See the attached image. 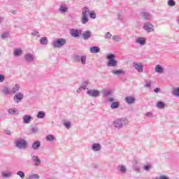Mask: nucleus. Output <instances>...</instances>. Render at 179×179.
<instances>
[{
	"label": "nucleus",
	"mask_w": 179,
	"mask_h": 179,
	"mask_svg": "<svg viewBox=\"0 0 179 179\" xmlns=\"http://www.w3.org/2000/svg\"><path fill=\"white\" fill-rule=\"evenodd\" d=\"M129 124L128 119L125 117L118 118L114 120L113 122V127L117 129H122L124 127H127Z\"/></svg>",
	"instance_id": "nucleus-1"
},
{
	"label": "nucleus",
	"mask_w": 179,
	"mask_h": 179,
	"mask_svg": "<svg viewBox=\"0 0 179 179\" xmlns=\"http://www.w3.org/2000/svg\"><path fill=\"white\" fill-rule=\"evenodd\" d=\"M106 59H108V66L115 68L118 65V62L115 60V55L113 53H108L106 55Z\"/></svg>",
	"instance_id": "nucleus-2"
},
{
	"label": "nucleus",
	"mask_w": 179,
	"mask_h": 179,
	"mask_svg": "<svg viewBox=\"0 0 179 179\" xmlns=\"http://www.w3.org/2000/svg\"><path fill=\"white\" fill-rule=\"evenodd\" d=\"M89 8L84 7L82 10V16H81V23L83 24H86L89 22V15H90Z\"/></svg>",
	"instance_id": "nucleus-3"
},
{
	"label": "nucleus",
	"mask_w": 179,
	"mask_h": 179,
	"mask_svg": "<svg viewBox=\"0 0 179 179\" xmlns=\"http://www.w3.org/2000/svg\"><path fill=\"white\" fill-rule=\"evenodd\" d=\"M65 44H66V39L60 38L53 41L52 46L53 48H61V47H64Z\"/></svg>",
	"instance_id": "nucleus-4"
},
{
	"label": "nucleus",
	"mask_w": 179,
	"mask_h": 179,
	"mask_svg": "<svg viewBox=\"0 0 179 179\" xmlns=\"http://www.w3.org/2000/svg\"><path fill=\"white\" fill-rule=\"evenodd\" d=\"M15 145L18 149H27V141L24 139L20 138L17 140Z\"/></svg>",
	"instance_id": "nucleus-5"
},
{
	"label": "nucleus",
	"mask_w": 179,
	"mask_h": 179,
	"mask_svg": "<svg viewBox=\"0 0 179 179\" xmlns=\"http://www.w3.org/2000/svg\"><path fill=\"white\" fill-rule=\"evenodd\" d=\"M143 29L147 31V33H153V31H155V25L147 22L143 25Z\"/></svg>",
	"instance_id": "nucleus-6"
},
{
	"label": "nucleus",
	"mask_w": 179,
	"mask_h": 179,
	"mask_svg": "<svg viewBox=\"0 0 179 179\" xmlns=\"http://www.w3.org/2000/svg\"><path fill=\"white\" fill-rule=\"evenodd\" d=\"M31 160L35 167H38L41 164V159L38 155H32Z\"/></svg>",
	"instance_id": "nucleus-7"
},
{
	"label": "nucleus",
	"mask_w": 179,
	"mask_h": 179,
	"mask_svg": "<svg viewBox=\"0 0 179 179\" xmlns=\"http://www.w3.org/2000/svg\"><path fill=\"white\" fill-rule=\"evenodd\" d=\"M87 94L90 97H99V96H100V91L97 90H88L87 91Z\"/></svg>",
	"instance_id": "nucleus-8"
},
{
	"label": "nucleus",
	"mask_w": 179,
	"mask_h": 179,
	"mask_svg": "<svg viewBox=\"0 0 179 179\" xmlns=\"http://www.w3.org/2000/svg\"><path fill=\"white\" fill-rule=\"evenodd\" d=\"M23 99H24V94L22 92H18L17 94H15V95L13 97V100L15 101V103H20Z\"/></svg>",
	"instance_id": "nucleus-9"
},
{
	"label": "nucleus",
	"mask_w": 179,
	"mask_h": 179,
	"mask_svg": "<svg viewBox=\"0 0 179 179\" xmlns=\"http://www.w3.org/2000/svg\"><path fill=\"white\" fill-rule=\"evenodd\" d=\"M74 59L77 62H81L82 65H86V55H75Z\"/></svg>",
	"instance_id": "nucleus-10"
},
{
	"label": "nucleus",
	"mask_w": 179,
	"mask_h": 179,
	"mask_svg": "<svg viewBox=\"0 0 179 179\" xmlns=\"http://www.w3.org/2000/svg\"><path fill=\"white\" fill-rule=\"evenodd\" d=\"M26 62H34L36 60V56L31 53H27L24 55Z\"/></svg>",
	"instance_id": "nucleus-11"
},
{
	"label": "nucleus",
	"mask_w": 179,
	"mask_h": 179,
	"mask_svg": "<svg viewBox=\"0 0 179 179\" xmlns=\"http://www.w3.org/2000/svg\"><path fill=\"white\" fill-rule=\"evenodd\" d=\"M133 67L136 69V71H138V72H140L142 73L143 72V66L142 65V63H133Z\"/></svg>",
	"instance_id": "nucleus-12"
},
{
	"label": "nucleus",
	"mask_w": 179,
	"mask_h": 179,
	"mask_svg": "<svg viewBox=\"0 0 179 179\" xmlns=\"http://www.w3.org/2000/svg\"><path fill=\"white\" fill-rule=\"evenodd\" d=\"M136 44H138V45L143 46L146 44V38L145 37H138L136 39Z\"/></svg>",
	"instance_id": "nucleus-13"
},
{
	"label": "nucleus",
	"mask_w": 179,
	"mask_h": 179,
	"mask_svg": "<svg viewBox=\"0 0 179 179\" xmlns=\"http://www.w3.org/2000/svg\"><path fill=\"white\" fill-rule=\"evenodd\" d=\"M41 146V141H35L31 144V148L34 150H38Z\"/></svg>",
	"instance_id": "nucleus-14"
},
{
	"label": "nucleus",
	"mask_w": 179,
	"mask_h": 179,
	"mask_svg": "<svg viewBox=\"0 0 179 179\" xmlns=\"http://www.w3.org/2000/svg\"><path fill=\"white\" fill-rule=\"evenodd\" d=\"M110 72L113 75H115V76H120V75H125V71H124V70L122 69H113Z\"/></svg>",
	"instance_id": "nucleus-15"
},
{
	"label": "nucleus",
	"mask_w": 179,
	"mask_h": 179,
	"mask_svg": "<svg viewBox=\"0 0 179 179\" xmlns=\"http://www.w3.org/2000/svg\"><path fill=\"white\" fill-rule=\"evenodd\" d=\"M58 10L60 13H68V6L66 4L59 5Z\"/></svg>",
	"instance_id": "nucleus-16"
},
{
	"label": "nucleus",
	"mask_w": 179,
	"mask_h": 179,
	"mask_svg": "<svg viewBox=\"0 0 179 179\" xmlns=\"http://www.w3.org/2000/svg\"><path fill=\"white\" fill-rule=\"evenodd\" d=\"M82 37L83 40H89L90 37H92V31H83L82 34Z\"/></svg>",
	"instance_id": "nucleus-17"
},
{
	"label": "nucleus",
	"mask_w": 179,
	"mask_h": 179,
	"mask_svg": "<svg viewBox=\"0 0 179 179\" xmlns=\"http://www.w3.org/2000/svg\"><path fill=\"white\" fill-rule=\"evenodd\" d=\"M92 150L93 152H100L101 150V145L99 143H93L92 145Z\"/></svg>",
	"instance_id": "nucleus-18"
},
{
	"label": "nucleus",
	"mask_w": 179,
	"mask_h": 179,
	"mask_svg": "<svg viewBox=\"0 0 179 179\" xmlns=\"http://www.w3.org/2000/svg\"><path fill=\"white\" fill-rule=\"evenodd\" d=\"M24 124H30L31 120H33V117H31V115H24L22 117Z\"/></svg>",
	"instance_id": "nucleus-19"
},
{
	"label": "nucleus",
	"mask_w": 179,
	"mask_h": 179,
	"mask_svg": "<svg viewBox=\"0 0 179 179\" xmlns=\"http://www.w3.org/2000/svg\"><path fill=\"white\" fill-rule=\"evenodd\" d=\"M70 34L72 37H79V34H80V33L79 32V30H78V29H71Z\"/></svg>",
	"instance_id": "nucleus-20"
},
{
	"label": "nucleus",
	"mask_w": 179,
	"mask_h": 179,
	"mask_svg": "<svg viewBox=\"0 0 179 179\" xmlns=\"http://www.w3.org/2000/svg\"><path fill=\"white\" fill-rule=\"evenodd\" d=\"M1 176L3 178H10L13 176V172L11 171H3L1 172Z\"/></svg>",
	"instance_id": "nucleus-21"
},
{
	"label": "nucleus",
	"mask_w": 179,
	"mask_h": 179,
	"mask_svg": "<svg viewBox=\"0 0 179 179\" xmlns=\"http://www.w3.org/2000/svg\"><path fill=\"white\" fill-rule=\"evenodd\" d=\"M124 101L127 103V104H134L135 103V98L134 96H127L124 99Z\"/></svg>",
	"instance_id": "nucleus-22"
},
{
	"label": "nucleus",
	"mask_w": 179,
	"mask_h": 179,
	"mask_svg": "<svg viewBox=\"0 0 179 179\" xmlns=\"http://www.w3.org/2000/svg\"><path fill=\"white\" fill-rule=\"evenodd\" d=\"M155 71L157 73H163V72H164V68L160 64H157L155 66Z\"/></svg>",
	"instance_id": "nucleus-23"
},
{
	"label": "nucleus",
	"mask_w": 179,
	"mask_h": 179,
	"mask_svg": "<svg viewBox=\"0 0 179 179\" xmlns=\"http://www.w3.org/2000/svg\"><path fill=\"white\" fill-rule=\"evenodd\" d=\"M8 114L11 115H19V109L17 108H10L8 110Z\"/></svg>",
	"instance_id": "nucleus-24"
},
{
	"label": "nucleus",
	"mask_w": 179,
	"mask_h": 179,
	"mask_svg": "<svg viewBox=\"0 0 179 179\" xmlns=\"http://www.w3.org/2000/svg\"><path fill=\"white\" fill-rule=\"evenodd\" d=\"M14 57H20V55H22L23 50L20 48H16L13 50Z\"/></svg>",
	"instance_id": "nucleus-25"
},
{
	"label": "nucleus",
	"mask_w": 179,
	"mask_h": 179,
	"mask_svg": "<svg viewBox=\"0 0 179 179\" xmlns=\"http://www.w3.org/2000/svg\"><path fill=\"white\" fill-rule=\"evenodd\" d=\"M103 97H110L113 94V91L111 90H105L102 92Z\"/></svg>",
	"instance_id": "nucleus-26"
},
{
	"label": "nucleus",
	"mask_w": 179,
	"mask_h": 179,
	"mask_svg": "<svg viewBox=\"0 0 179 179\" xmlns=\"http://www.w3.org/2000/svg\"><path fill=\"white\" fill-rule=\"evenodd\" d=\"M117 169L120 173H122V174H125V173H127V166L124 165H119Z\"/></svg>",
	"instance_id": "nucleus-27"
},
{
	"label": "nucleus",
	"mask_w": 179,
	"mask_h": 179,
	"mask_svg": "<svg viewBox=\"0 0 179 179\" xmlns=\"http://www.w3.org/2000/svg\"><path fill=\"white\" fill-rule=\"evenodd\" d=\"M90 51L92 54H97L98 52H100V48L97 46L91 47Z\"/></svg>",
	"instance_id": "nucleus-28"
},
{
	"label": "nucleus",
	"mask_w": 179,
	"mask_h": 179,
	"mask_svg": "<svg viewBox=\"0 0 179 179\" xmlns=\"http://www.w3.org/2000/svg\"><path fill=\"white\" fill-rule=\"evenodd\" d=\"M156 107L160 110H163L166 107V103H164L163 101H159L157 103Z\"/></svg>",
	"instance_id": "nucleus-29"
},
{
	"label": "nucleus",
	"mask_w": 179,
	"mask_h": 179,
	"mask_svg": "<svg viewBox=\"0 0 179 179\" xmlns=\"http://www.w3.org/2000/svg\"><path fill=\"white\" fill-rule=\"evenodd\" d=\"M47 142H52L54 141H57V138L55 137L52 134H49L46 136Z\"/></svg>",
	"instance_id": "nucleus-30"
},
{
	"label": "nucleus",
	"mask_w": 179,
	"mask_h": 179,
	"mask_svg": "<svg viewBox=\"0 0 179 179\" xmlns=\"http://www.w3.org/2000/svg\"><path fill=\"white\" fill-rule=\"evenodd\" d=\"M19 90H20V85L17 84L13 87L11 92L13 94H15L16 92H19Z\"/></svg>",
	"instance_id": "nucleus-31"
},
{
	"label": "nucleus",
	"mask_w": 179,
	"mask_h": 179,
	"mask_svg": "<svg viewBox=\"0 0 179 179\" xmlns=\"http://www.w3.org/2000/svg\"><path fill=\"white\" fill-rule=\"evenodd\" d=\"M40 44L47 45L48 44V38L47 37H43L39 41Z\"/></svg>",
	"instance_id": "nucleus-32"
},
{
	"label": "nucleus",
	"mask_w": 179,
	"mask_h": 179,
	"mask_svg": "<svg viewBox=\"0 0 179 179\" xmlns=\"http://www.w3.org/2000/svg\"><path fill=\"white\" fill-rule=\"evenodd\" d=\"M143 17L145 19V20H150V19H152V15L149 13H143Z\"/></svg>",
	"instance_id": "nucleus-33"
},
{
	"label": "nucleus",
	"mask_w": 179,
	"mask_h": 179,
	"mask_svg": "<svg viewBox=\"0 0 179 179\" xmlns=\"http://www.w3.org/2000/svg\"><path fill=\"white\" fill-rule=\"evenodd\" d=\"M172 95L175 97H179V87L172 90Z\"/></svg>",
	"instance_id": "nucleus-34"
},
{
	"label": "nucleus",
	"mask_w": 179,
	"mask_h": 179,
	"mask_svg": "<svg viewBox=\"0 0 179 179\" xmlns=\"http://www.w3.org/2000/svg\"><path fill=\"white\" fill-rule=\"evenodd\" d=\"M112 40L115 43H120V41H121V37H120L118 35H115L112 37Z\"/></svg>",
	"instance_id": "nucleus-35"
},
{
	"label": "nucleus",
	"mask_w": 179,
	"mask_h": 179,
	"mask_svg": "<svg viewBox=\"0 0 179 179\" xmlns=\"http://www.w3.org/2000/svg\"><path fill=\"white\" fill-rule=\"evenodd\" d=\"M28 179H40V176L37 173L29 175Z\"/></svg>",
	"instance_id": "nucleus-36"
},
{
	"label": "nucleus",
	"mask_w": 179,
	"mask_h": 179,
	"mask_svg": "<svg viewBox=\"0 0 179 179\" xmlns=\"http://www.w3.org/2000/svg\"><path fill=\"white\" fill-rule=\"evenodd\" d=\"M87 85H89V80H87L83 81L81 87H82L84 90H86V89H87Z\"/></svg>",
	"instance_id": "nucleus-37"
},
{
	"label": "nucleus",
	"mask_w": 179,
	"mask_h": 179,
	"mask_svg": "<svg viewBox=\"0 0 179 179\" xmlns=\"http://www.w3.org/2000/svg\"><path fill=\"white\" fill-rule=\"evenodd\" d=\"M36 117L37 118H39V119L44 118V117H45V113L43 111H39Z\"/></svg>",
	"instance_id": "nucleus-38"
},
{
	"label": "nucleus",
	"mask_w": 179,
	"mask_h": 179,
	"mask_svg": "<svg viewBox=\"0 0 179 179\" xmlns=\"http://www.w3.org/2000/svg\"><path fill=\"white\" fill-rule=\"evenodd\" d=\"M17 176L20 177V178H22V179H23V178H24V177H26V174L24 173V172H23L22 171H17Z\"/></svg>",
	"instance_id": "nucleus-39"
},
{
	"label": "nucleus",
	"mask_w": 179,
	"mask_h": 179,
	"mask_svg": "<svg viewBox=\"0 0 179 179\" xmlns=\"http://www.w3.org/2000/svg\"><path fill=\"white\" fill-rule=\"evenodd\" d=\"M120 107V103L118 102H113L110 105L111 108H118Z\"/></svg>",
	"instance_id": "nucleus-40"
},
{
	"label": "nucleus",
	"mask_w": 179,
	"mask_h": 179,
	"mask_svg": "<svg viewBox=\"0 0 179 179\" xmlns=\"http://www.w3.org/2000/svg\"><path fill=\"white\" fill-rule=\"evenodd\" d=\"M2 40H5V38H8V37H9V32L6 31L3 32L1 36Z\"/></svg>",
	"instance_id": "nucleus-41"
},
{
	"label": "nucleus",
	"mask_w": 179,
	"mask_h": 179,
	"mask_svg": "<svg viewBox=\"0 0 179 179\" xmlns=\"http://www.w3.org/2000/svg\"><path fill=\"white\" fill-rule=\"evenodd\" d=\"M167 5L171 7L176 6V1H174V0H169Z\"/></svg>",
	"instance_id": "nucleus-42"
},
{
	"label": "nucleus",
	"mask_w": 179,
	"mask_h": 179,
	"mask_svg": "<svg viewBox=\"0 0 179 179\" xmlns=\"http://www.w3.org/2000/svg\"><path fill=\"white\" fill-rule=\"evenodd\" d=\"M104 37L106 40H111V37H113V35L110 32H107L105 34Z\"/></svg>",
	"instance_id": "nucleus-43"
},
{
	"label": "nucleus",
	"mask_w": 179,
	"mask_h": 179,
	"mask_svg": "<svg viewBox=\"0 0 179 179\" xmlns=\"http://www.w3.org/2000/svg\"><path fill=\"white\" fill-rule=\"evenodd\" d=\"M89 15L91 19H96V13L94 10L90 11Z\"/></svg>",
	"instance_id": "nucleus-44"
},
{
	"label": "nucleus",
	"mask_w": 179,
	"mask_h": 179,
	"mask_svg": "<svg viewBox=\"0 0 179 179\" xmlns=\"http://www.w3.org/2000/svg\"><path fill=\"white\" fill-rule=\"evenodd\" d=\"M3 92L4 93V94H10V90L7 87H6L3 90Z\"/></svg>",
	"instance_id": "nucleus-45"
},
{
	"label": "nucleus",
	"mask_w": 179,
	"mask_h": 179,
	"mask_svg": "<svg viewBox=\"0 0 179 179\" xmlns=\"http://www.w3.org/2000/svg\"><path fill=\"white\" fill-rule=\"evenodd\" d=\"M134 171H136L137 173H141V167L138 165H134Z\"/></svg>",
	"instance_id": "nucleus-46"
},
{
	"label": "nucleus",
	"mask_w": 179,
	"mask_h": 179,
	"mask_svg": "<svg viewBox=\"0 0 179 179\" xmlns=\"http://www.w3.org/2000/svg\"><path fill=\"white\" fill-rule=\"evenodd\" d=\"M31 34L32 36H35L38 38L40 37V32H38V31H34Z\"/></svg>",
	"instance_id": "nucleus-47"
},
{
	"label": "nucleus",
	"mask_w": 179,
	"mask_h": 179,
	"mask_svg": "<svg viewBox=\"0 0 179 179\" xmlns=\"http://www.w3.org/2000/svg\"><path fill=\"white\" fill-rule=\"evenodd\" d=\"M31 134H37V132H38V128H37V127L31 128Z\"/></svg>",
	"instance_id": "nucleus-48"
},
{
	"label": "nucleus",
	"mask_w": 179,
	"mask_h": 179,
	"mask_svg": "<svg viewBox=\"0 0 179 179\" xmlns=\"http://www.w3.org/2000/svg\"><path fill=\"white\" fill-rule=\"evenodd\" d=\"M64 125L67 129H69V128H71V122H64Z\"/></svg>",
	"instance_id": "nucleus-49"
},
{
	"label": "nucleus",
	"mask_w": 179,
	"mask_h": 179,
	"mask_svg": "<svg viewBox=\"0 0 179 179\" xmlns=\"http://www.w3.org/2000/svg\"><path fill=\"white\" fill-rule=\"evenodd\" d=\"M152 169V165H145L143 167V169L145 170V171H149Z\"/></svg>",
	"instance_id": "nucleus-50"
},
{
	"label": "nucleus",
	"mask_w": 179,
	"mask_h": 179,
	"mask_svg": "<svg viewBox=\"0 0 179 179\" xmlns=\"http://www.w3.org/2000/svg\"><path fill=\"white\" fill-rule=\"evenodd\" d=\"M150 86H152V81H148L144 85V87H150Z\"/></svg>",
	"instance_id": "nucleus-51"
},
{
	"label": "nucleus",
	"mask_w": 179,
	"mask_h": 179,
	"mask_svg": "<svg viewBox=\"0 0 179 179\" xmlns=\"http://www.w3.org/2000/svg\"><path fill=\"white\" fill-rule=\"evenodd\" d=\"M106 100L108 103H113V101H115L114 98L113 97H110L108 96V98H106Z\"/></svg>",
	"instance_id": "nucleus-52"
},
{
	"label": "nucleus",
	"mask_w": 179,
	"mask_h": 179,
	"mask_svg": "<svg viewBox=\"0 0 179 179\" xmlns=\"http://www.w3.org/2000/svg\"><path fill=\"white\" fill-rule=\"evenodd\" d=\"M146 117H149L150 118L153 117V113L148 112L145 114Z\"/></svg>",
	"instance_id": "nucleus-53"
},
{
	"label": "nucleus",
	"mask_w": 179,
	"mask_h": 179,
	"mask_svg": "<svg viewBox=\"0 0 179 179\" xmlns=\"http://www.w3.org/2000/svg\"><path fill=\"white\" fill-rule=\"evenodd\" d=\"M4 133H5L6 135H12V132H11L10 130H9V129H6V130H4Z\"/></svg>",
	"instance_id": "nucleus-54"
},
{
	"label": "nucleus",
	"mask_w": 179,
	"mask_h": 179,
	"mask_svg": "<svg viewBox=\"0 0 179 179\" xmlns=\"http://www.w3.org/2000/svg\"><path fill=\"white\" fill-rule=\"evenodd\" d=\"M3 80H5V76H3L2 74H0V83L3 82Z\"/></svg>",
	"instance_id": "nucleus-55"
},
{
	"label": "nucleus",
	"mask_w": 179,
	"mask_h": 179,
	"mask_svg": "<svg viewBox=\"0 0 179 179\" xmlns=\"http://www.w3.org/2000/svg\"><path fill=\"white\" fill-rule=\"evenodd\" d=\"M159 179H169V177L164 176V175H162L161 176H159Z\"/></svg>",
	"instance_id": "nucleus-56"
},
{
	"label": "nucleus",
	"mask_w": 179,
	"mask_h": 179,
	"mask_svg": "<svg viewBox=\"0 0 179 179\" xmlns=\"http://www.w3.org/2000/svg\"><path fill=\"white\" fill-rule=\"evenodd\" d=\"M10 13H12L13 15H16V13H17V12L15 10H11L10 11Z\"/></svg>",
	"instance_id": "nucleus-57"
},
{
	"label": "nucleus",
	"mask_w": 179,
	"mask_h": 179,
	"mask_svg": "<svg viewBox=\"0 0 179 179\" xmlns=\"http://www.w3.org/2000/svg\"><path fill=\"white\" fill-rule=\"evenodd\" d=\"M82 90H84L81 87H80L78 90H77V93H80V92H82Z\"/></svg>",
	"instance_id": "nucleus-58"
},
{
	"label": "nucleus",
	"mask_w": 179,
	"mask_h": 179,
	"mask_svg": "<svg viewBox=\"0 0 179 179\" xmlns=\"http://www.w3.org/2000/svg\"><path fill=\"white\" fill-rule=\"evenodd\" d=\"M154 92H155V93H159V92H160V88H155V89L154 90Z\"/></svg>",
	"instance_id": "nucleus-59"
},
{
	"label": "nucleus",
	"mask_w": 179,
	"mask_h": 179,
	"mask_svg": "<svg viewBox=\"0 0 179 179\" xmlns=\"http://www.w3.org/2000/svg\"><path fill=\"white\" fill-rule=\"evenodd\" d=\"M2 22H3V18L0 17V23H2Z\"/></svg>",
	"instance_id": "nucleus-60"
},
{
	"label": "nucleus",
	"mask_w": 179,
	"mask_h": 179,
	"mask_svg": "<svg viewBox=\"0 0 179 179\" xmlns=\"http://www.w3.org/2000/svg\"><path fill=\"white\" fill-rule=\"evenodd\" d=\"M119 19H121V17L120 16H118Z\"/></svg>",
	"instance_id": "nucleus-61"
},
{
	"label": "nucleus",
	"mask_w": 179,
	"mask_h": 179,
	"mask_svg": "<svg viewBox=\"0 0 179 179\" xmlns=\"http://www.w3.org/2000/svg\"><path fill=\"white\" fill-rule=\"evenodd\" d=\"M27 1H30V0H27Z\"/></svg>",
	"instance_id": "nucleus-62"
}]
</instances>
